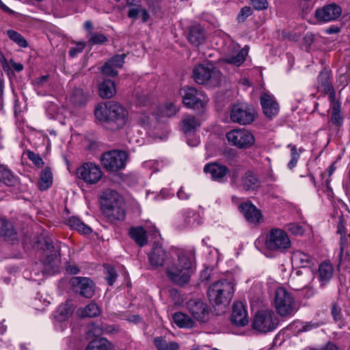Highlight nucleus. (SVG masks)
<instances>
[{
  "label": "nucleus",
  "instance_id": "f257e3e1",
  "mask_svg": "<svg viewBox=\"0 0 350 350\" xmlns=\"http://www.w3.org/2000/svg\"><path fill=\"white\" fill-rule=\"evenodd\" d=\"M148 259L151 266L154 268L164 266L166 275L171 282L178 286H184L189 282L196 256L192 250L177 249L173 252L170 259L163 248L157 245L152 248Z\"/></svg>",
  "mask_w": 350,
  "mask_h": 350
},
{
  "label": "nucleus",
  "instance_id": "f03ea898",
  "mask_svg": "<svg viewBox=\"0 0 350 350\" xmlns=\"http://www.w3.org/2000/svg\"><path fill=\"white\" fill-rule=\"evenodd\" d=\"M103 215L111 221H122L125 217L123 198L114 190H107L100 197Z\"/></svg>",
  "mask_w": 350,
  "mask_h": 350
},
{
  "label": "nucleus",
  "instance_id": "7ed1b4c3",
  "mask_svg": "<svg viewBox=\"0 0 350 350\" xmlns=\"http://www.w3.org/2000/svg\"><path fill=\"white\" fill-rule=\"evenodd\" d=\"M291 241L287 233L280 228H272L265 238L259 237L255 241V246L261 250L263 247L272 252H284L291 247Z\"/></svg>",
  "mask_w": 350,
  "mask_h": 350
},
{
  "label": "nucleus",
  "instance_id": "20e7f679",
  "mask_svg": "<svg viewBox=\"0 0 350 350\" xmlns=\"http://www.w3.org/2000/svg\"><path fill=\"white\" fill-rule=\"evenodd\" d=\"M193 77L196 83L212 87L219 85L222 79L220 70L211 63L195 66Z\"/></svg>",
  "mask_w": 350,
  "mask_h": 350
},
{
  "label": "nucleus",
  "instance_id": "39448f33",
  "mask_svg": "<svg viewBox=\"0 0 350 350\" xmlns=\"http://www.w3.org/2000/svg\"><path fill=\"white\" fill-rule=\"evenodd\" d=\"M234 293V284L226 280H219L210 286L207 295L211 302L216 305L228 304Z\"/></svg>",
  "mask_w": 350,
  "mask_h": 350
},
{
  "label": "nucleus",
  "instance_id": "423d86ee",
  "mask_svg": "<svg viewBox=\"0 0 350 350\" xmlns=\"http://www.w3.org/2000/svg\"><path fill=\"white\" fill-rule=\"evenodd\" d=\"M279 324V319L271 310L258 311L252 320V327L255 331L266 334L275 330Z\"/></svg>",
  "mask_w": 350,
  "mask_h": 350
},
{
  "label": "nucleus",
  "instance_id": "0eeeda50",
  "mask_svg": "<svg viewBox=\"0 0 350 350\" xmlns=\"http://www.w3.org/2000/svg\"><path fill=\"white\" fill-rule=\"evenodd\" d=\"M274 305L277 312L282 317L291 316L297 310L294 297L283 287L276 288Z\"/></svg>",
  "mask_w": 350,
  "mask_h": 350
},
{
  "label": "nucleus",
  "instance_id": "6e6552de",
  "mask_svg": "<svg viewBox=\"0 0 350 350\" xmlns=\"http://www.w3.org/2000/svg\"><path fill=\"white\" fill-rule=\"evenodd\" d=\"M314 279V273L310 268L301 267L291 275L289 284L295 291L309 288L308 297H311L314 294V291L310 286Z\"/></svg>",
  "mask_w": 350,
  "mask_h": 350
},
{
  "label": "nucleus",
  "instance_id": "1a4fd4ad",
  "mask_svg": "<svg viewBox=\"0 0 350 350\" xmlns=\"http://www.w3.org/2000/svg\"><path fill=\"white\" fill-rule=\"evenodd\" d=\"M109 117L105 127L115 131L122 129L129 122V112L122 105L115 102H109Z\"/></svg>",
  "mask_w": 350,
  "mask_h": 350
},
{
  "label": "nucleus",
  "instance_id": "9d476101",
  "mask_svg": "<svg viewBox=\"0 0 350 350\" xmlns=\"http://www.w3.org/2000/svg\"><path fill=\"white\" fill-rule=\"evenodd\" d=\"M127 157L124 151L111 150L102 154L100 161L107 170L117 172L124 168Z\"/></svg>",
  "mask_w": 350,
  "mask_h": 350
},
{
  "label": "nucleus",
  "instance_id": "9b49d317",
  "mask_svg": "<svg viewBox=\"0 0 350 350\" xmlns=\"http://www.w3.org/2000/svg\"><path fill=\"white\" fill-rule=\"evenodd\" d=\"M228 143L239 149L250 148L255 142L252 133L245 129L232 130L226 133Z\"/></svg>",
  "mask_w": 350,
  "mask_h": 350
},
{
  "label": "nucleus",
  "instance_id": "f8f14e48",
  "mask_svg": "<svg viewBox=\"0 0 350 350\" xmlns=\"http://www.w3.org/2000/svg\"><path fill=\"white\" fill-rule=\"evenodd\" d=\"M255 110L244 103H238L232 107L230 118L235 123L246 125L252 123L255 119Z\"/></svg>",
  "mask_w": 350,
  "mask_h": 350
},
{
  "label": "nucleus",
  "instance_id": "ddd939ff",
  "mask_svg": "<svg viewBox=\"0 0 350 350\" xmlns=\"http://www.w3.org/2000/svg\"><path fill=\"white\" fill-rule=\"evenodd\" d=\"M77 176L87 184L93 185L101 179L103 172L98 165L87 162L77 169Z\"/></svg>",
  "mask_w": 350,
  "mask_h": 350
},
{
  "label": "nucleus",
  "instance_id": "4468645a",
  "mask_svg": "<svg viewBox=\"0 0 350 350\" xmlns=\"http://www.w3.org/2000/svg\"><path fill=\"white\" fill-rule=\"evenodd\" d=\"M183 91V102L189 107L196 109H203L208 102L207 96L194 88H185Z\"/></svg>",
  "mask_w": 350,
  "mask_h": 350
},
{
  "label": "nucleus",
  "instance_id": "2eb2a0df",
  "mask_svg": "<svg viewBox=\"0 0 350 350\" xmlns=\"http://www.w3.org/2000/svg\"><path fill=\"white\" fill-rule=\"evenodd\" d=\"M188 312L197 321L205 322L209 314L207 304L202 299L193 298L186 303Z\"/></svg>",
  "mask_w": 350,
  "mask_h": 350
},
{
  "label": "nucleus",
  "instance_id": "dca6fc26",
  "mask_svg": "<svg viewBox=\"0 0 350 350\" xmlns=\"http://www.w3.org/2000/svg\"><path fill=\"white\" fill-rule=\"evenodd\" d=\"M73 291L86 298H91L94 294V285L88 278L73 277L70 280Z\"/></svg>",
  "mask_w": 350,
  "mask_h": 350
},
{
  "label": "nucleus",
  "instance_id": "f3484780",
  "mask_svg": "<svg viewBox=\"0 0 350 350\" xmlns=\"http://www.w3.org/2000/svg\"><path fill=\"white\" fill-rule=\"evenodd\" d=\"M342 10L336 3H330L318 8L315 11V17L321 23H328L336 20L341 14Z\"/></svg>",
  "mask_w": 350,
  "mask_h": 350
},
{
  "label": "nucleus",
  "instance_id": "a211bd4d",
  "mask_svg": "<svg viewBox=\"0 0 350 350\" xmlns=\"http://www.w3.org/2000/svg\"><path fill=\"white\" fill-rule=\"evenodd\" d=\"M126 54H118L109 59H108L105 64L100 67L101 72L107 76L116 77L118 75V68H121L124 64V59Z\"/></svg>",
  "mask_w": 350,
  "mask_h": 350
},
{
  "label": "nucleus",
  "instance_id": "6ab92c4d",
  "mask_svg": "<svg viewBox=\"0 0 350 350\" xmlns=\"http://www.w3.org/2000/svg\"><path fill=\"white\" fill-rule=\"evenodd\" d=\"M239 209L247 221L252 224H258L262 221V215L260 211L252 203H242L239 206Z\"/></svg>",
  "mask_w": 350,
  "mask_h": 350
},
{
  "label": "nucleus",
  "instance_id": "aec40b11",
  "mask_svg": "<svg viewBox=\"0 0 350 350\" xmlns=\"http://www.w3.org/2000/svg\"><path fill=\"white\" fill-rule=\"evenodd\" d=\"M230 319L237 326H244L247 323V312L241 302L239 301L233 304Z\"/></svg>",
  "mask_w": 350,
  "mask_h": 350
},
{
  "label": "nucleus",
  "instance_id": "412c9836",
  "mask_svg": "<svg viewBox=\"0 0 350 350\" xmlns=\"http://www.w3.org/2000/svg\"><path fill=\"white\" fill-rule=\"evenodd\" d=\"M260 103L266 116L271 118L278 114L279 105L275 102L273 96L268 94H263L260 96Z\"/></svg>",
  "mask_w": 350,
  "mask_h": 350
},
{
  "label": "nucleus",
  "instance_id": "4be33fe9",
  "mask_svg": "<svg viewBox=\"0 0 350 350\" xmlns=\"http://www.w3.org/2000/svg\"><path fill=\"white\" fill-rule=\"evenodd\" d=\"M204 171L206 173H209L213 180L219 182L223 181L229 172L226 165L217 163H212L206 165Z\"/></svg>",
  "mask_w": 350,
  "mask_h": 350
},
{
  "label": "nucleus",
  "instance_id": "5701e85b",
  "mask_svg": "<svg viewBox=\"0 0 350 350\" xmlns=\"http://www.w3.org/2000/svg\"><path fill=\"white\" fill-rule=\"evenodd\" d=\"M318 88L329 94V99L332 100L334 98V91L331 83L330 73L328 70H322L318 77Z\"/></svg>",
  "mask_w": 350,
  "mask_h": 350
},
{
  "label": "nucleus",
  "instance_id": "b1692460",
  "mask_svg": "<svg viewBox=\"0 0 350 350\" xmlns=\"http://www.w3.org/2000/svg\"><path fill=\"white\" fill-rule=\"evenodd\" d=\"M247 53V50L245 48L230 53H229L222 59L221 63L239 66L245 62Z\"/></svg>",
  "mask_w": 350,
  "mask_h": 350
},
{
  "label": "nucleus",
  "instance_id": "393cba45",
  "mask_svg": "<svg viewBox=\"0 0 350 350\" xmlns=\"http://www.w3.org/2000/svg\"><path fill=\"white\" fill-rule=\"evenodd\" d=\"M334 275V267L329 262H323L319 266L317 278L321 286H325L332 279Z\"/></svg>",
  "mask_w": 350,
  "mask_h": 350
},
{
  "label": "nucleus",
  "instance_id": "a878e982",
  "mask_svg": "<svg viewBox=\"0 0 350 350\" xmlns=\"http://www.w3.org/2000/svg\"><path fill=\"white\" fill-rule=\"evenodd\" d=\"M75 306L70 301L62 304L54 312V318L59 322L67 321L72 314Z\"/></svg>",
  "mask_w": 350,
  "mask_h": 350
},
{
  "label": "nucleus",
  "instance_id": "bb28decb",
  "mask_svg": "<svg viewBox=\"0 0 350 350\" xmlns=\"http://www.w3.org/2000/svg\"><path fill=\"white\" fill-rule=\"evenodd\" d=\"M187 38L192 44L199 46L206 40L204 30L200 25H193L189 29Z\"/></svg>",
  "mask_w": 350,
  "mask_h": 350
},
{
  "label": "nucleus",
  "instance_id": "cd10ccee",
  "mask_svg": "<svg viewBox=\"0 0 350 350\" xmlns=\"http://www.w3.org/2000/svg\"><path fill=\"white\" fill-rule=\"evenodd\" d=\"M174 323L180 328L191 329L196 327V320L181 312H175L172 316Z\"/></svg>",
  "mask_w": 350,
  "mask_h": 350
},
{
  "label": "nucleus",
  "instance_id": "c85d7f7f",
  "mask_svg": "<svg viewBox=\"0 0 350 350\" xmlns=\"http://www.w3.org/2000/svg\"><path fill=\"white\" fill-rule=\"evenodd\" d=\"M338 257L340 265L350 260V235L340 237Z\"/></svg>",
  "mask_w": 350,
  "mask_h": 350
},
{
  "label": "nucleus",
  "instance_id": "c756f323",
  "mask_svg": "<svg viewBox=\"0 0 350 350\" xmlns=\"http://www.w3.org/2000/svg\"><path fill=\"white\" fill-rule=\"evenodd\" d=\"M98 94L103 98H112L116 94L114 82L110 79H105L99 83Z\"/></svg>",
  "mask_w": 350,
  "mask_h": 350
},
{
  "label": "nucleus",
  "instance_id": "7c9ffc66",
  "mask_svg": "<svg viewBox=\"0 0 350 350\" xmlns=\"http://www.w3.org/2000/svg\"><path fill=\"white\" fill-rule=\"evenodd\" d=\"M11 244L18 241V235L13 228V225L6 220L1 219V236Z\"/></svg>",
  "mask_w": 350,
  "mask_h": 350
},
{
  "label": "nucleus",
  "instance_id": "2f4dec72",
  "mask_svg": "<svg viewBox=\"0 0 350 350\" xmlns=\"http://www.w3.org/2000/svg\"><path fill=\"white\" fill-rule=\"evenodd\" d=\"M258 177L252 172H247L241 178V186L245 190H255L260 187Z\"/></svg>",
  "mask_w": 350,
  "mask_h": 350
},
{
  "label": "nucleus",
  "instance_id": "473e14b6",
  "mask_svg": "<svg viewBox=\"0 0 350 350\" xmlns=\"http://www.w3.org/2000/svg\"><path fill=\"white\" fill-rule=\"evenodd\" d=\"M89 98L90 95L88 92H85L80 88H77L72 90L70 96V100L74 105L81 107L87 103Z\"/></svg>",
  "mask_w": 350,
  "mask_h": 350
},
{
  "label": "nucleus",
  "instance_id": "72a5a7b5",
  "mask_svg": "<svg viewBox=\"0 0 350 350\" xmlns=\"http://www.w3.org/2000/svg\"><path fill=\"white\" fill-rule=\"evenodd\" d=\"M1 183H3L4 185L9 187V191L10 192L18 185V178L12 174L10 170L2 165Z\"/></svg>",
  "mask_w": 350,
  "mask_h": 350
},
{
  "label": "nucleus",
  "instance_id": "f704fd0d",
  "mask_svg": "<svg viewBox=\"0 0 350 350\" xmlns=\"http://www.w3.org/2000/svg\"><path fill=\"white\" fill-rule=\"evenodd\" d=\"M129 234L139 246L147 244L146 231L142 226L131 228Z\"/></svg>",
  "mask_w": 350,
  "mask_h": 350
},
{
  "label": "nucleus",
  "instance_id": "c9c22d12",
  "mask_svg": "<svg viewBox=\"0 0 350 350\" xmlns=\"http://www.w3.org/2000/svg\"><path fill=\"white\" fill-rule=\"evenodd\" d=\"M67 224L72 229L81 234H89L92 232V228L84 224L79 217H71L67 220Z\"/></svg>",
  "mask_w": 350,
  "mask_h": 350
},
{
  "label": "nucleus",
  "instance_id": "e433bc0d",
  "mask_svg": "<svg viewBox=\"0 0 350 350\" xmlns=\"http://www.w3.org/2000/svg\"><path fill=\"white\" fill-rule=\"evenodd\" d=\"M181 122L182 129L186 134L193 132L200 125L199 120L192 115L184 116Z\"/></svg>",
  "mask_w": 350,
  "mask_h": 350
},
{
  "label": "nucleus",
  "instance_id": "4c0bfd02",
  "mask_svg": "<svg viewBox=\"0 0 350 350\" xmlns=\"http://www.w3.org/2000/svg\"><path fill=\"white\" fill-rule=\"evenodd\" d=\"M53 183V174L49 167H46L40 174V178L38 181V187L41 191L48 189Z\"/></svg>",
  "mask_w": 350,
  "mask_h": 350
},
{
  "label": "nucleus",
  "instance_id": "58836bf2",
  "mask_svg": "<svg viewBox=\"0 0 350 350\" xmlns=\"http://www.w3.org/2000/svg\"><path fill=\"white\" fill-rule=\"evenodd\" d=\"M90 340L85 350H110L112 348L111 344L105 338H96Z\"/></svg>",
  "mask_w": 350,
  "mask_h": 350
},
{
  "label": "nucleus",
  "instance_id": "ea45409f",
  "mask_svg": "<svg viewBox=\"0 0 350 350\" xmlns=\"http://www.w3.org/2000/svg\"><path fill=\"white\" fill-rule=\"evenodd\" d=\"M77 312L82 317H95L100 315L101 310L96 304L92 302L83 308H79Z\"/></svg>",
  "mask_w": 350,
  "mask_h": 350
},
{
  "label": "nucleus",
  "instance_id": "a19ab883",
  "mask_svg": "<svg viewBox=\"0 0 350 350\" xmlns=\"http://www.w3.org/2000/svg\"><path fill=\"white\" fill-rule=\"evenodd\" d=\"M153 343L157 350H178L180 347L176 342H167L161 336L154 338Z\"/></svg>",
  "mask_w": 350,
  "mask_h": 350
},
{
  "label": "nucleus",
  "instance_id": "79ce46f5",
  "mask_svg": "<svg viewBox=\"0 0 350 350\" xmlns=\"http://www.w3.org/2000/svg\"><path fill=\"white\" fill-rule=\"evenodd\" d=\"M109 103L106 104H98L94 109V116L96 118L105 125L108 124V118L109 117Z\"/></svg>",
  "mask_w": 350,
  "mask_h": 350
},
{
  "label": "nucleus",
  "instance_id": "37998d69",
  "mask_svg": "<svg viewBox=\"0 0 350 350\" xmlns=\"http://www.w3.org/2000/svg\"><path fill=\"white\" fill-rule=\"evenodd\" d=\"M183 217L185 226L196 227L201 224L200 215L193 211H185Z\"/></svg>",
  "mask_w": 350,
  "mask_h": 350
},
{
  "label": "nucleus",
  "instance_id": "c03bdc74",
  "mask_svg": "<svg viewBox=\"0 0 350 350\" xmlns=\"http://www.w3.org/2000/svg\"><path fill=\"white\" fill-rule=\"evenodd\" d=\"M329 100L332 103L331 120L332 123L339 126L342 122V118L340 115V104L339 102L334 100V98Z\"/></svg>",
  "mask_w": 350,
  "mask_h": 350
},
{
  "label": "nucleus",
  "instance_id": "a18cd8bd",
  "mask_svg": "<svg viewBox=\"0 0 350 350\" xmlns=\"http://www.w3.org/2000/svg\"><path fill=\"white\" fill-rule=\"evenodd\" d=\"M292 259L296 263H299L302 267H308L307 265L310 262V256L299 250L295 251L293 253Z\"/></svg>",
  "mask_w": 350,
  "mask_h": 350
},
{
  "label": "nucleus",
  "instance_id": "49530a36",
  "mask_svg": "<svg viewBox=\"0 0 350 350\" xmlns=\"http://www.w3.org/2000/svg\"><path fill=\"white\" fill-rule=\"evenodd\" d=\"M7 35L12 41L17 44L20 47H27V41L21 34H20L17 31L12 29L8 30Z\"/></svg>",
  "mask_w": 350,
  "mask_h": 350
},
{
  "label": "nucleus",
  "instance_id": "de8ad7c7",
  "mask_svg": "<svg viewBox=\"0 0 350 350\" xmlns=\"http://www.w3.org/2000/svg\"><path fill=\"white\" fill-rule=\"evenodd\" d=\"M130 18H141L143 22H146L149 18V14L147 10L142 8H133L129 12Z\"/></svg>",
  "mask_w": 350,
  "mask_h": 350
},
{
  "label": "nucleus",
  "instance_id": "09e8293b",
  "mask_svg": "<svg viewBox=\"0 0 350 350\" xmlns=\"http://www.w3.org/2000/svg\"><path fill=\"white\" fill-rule=\"evenodd\" d=\"M251 296V301L256 302L260 301L263 295L262 284L260 282L256 283L249 292Z\"/></svg>",
  "mask_w": 350,
  "mask_h": 350
},
{
  "label": "nucleus",
  "instance_id": "8fccbe9b",
  "mask_svg": "<svg viewBox=\"0 0 350 350\" xmlns=\"http://www.w3.org/2000/svg\"><path fill=\"white\" fill-rule=\"evenodd\" d=\"M104 333L103 327L99 325L92 324L88 327L87 338L88 340L95 339Z\"/></svg>",
  "mask_w": 350,
  "mask_h": 350
},
{
  "label": "nucleus",
  "instance_id": "3c124183",
  "mask_svg": "<svg viewBox=\"0 0 350 350\" xmlns=\"http://www.w3.org/2000/svg\"><path fill=\"white\" fill-rule=\"evenodd\" d=\"M107 41V37L102 33H91L88 40L90 45L101 44Z\"/></svg>",
  "mask_w": 350,
  "mask_h": 350
},
{
  "label": "nucleus",
  "instance_id": "603ef678",
  "mask_svg": "<svg viewBox=\"0 0 350 350\" xmlns=\"http://www.w3.org/2000/svg\"><path fill=\"white\" fill-rule=\"evenodd\" d=\"M179 110V107L173 103H167L164 106L162 113L168 117L174 116Z\"/></svg>",
  "mask_w": 350,
  "mask_h": 350
},
{
  "label": "nucleus",
  "instance_id": "864d4df0",
  "mask_svg": "<svg viewBox=\"0 0 350 350\" xmlns=\"http://www.w3.org/2000/svg\"><path fill=\"white\" fill-rule=\"evenodd\" d=\"M27 157L36 167L39 168L42 167L44 165V162L41 157L33 151L29 150L27 152Z\"/></svg>",
  "mask_w": 350,
  "mask_h": 350
},
{
  "label": "nucleus",
  "instance_id": "5fc2aeb1",
  "mask_svg": "<svg viewBox=\"0 0 350 350\" xmlns=\"http://www.w3.org/2000/svg\"><path fill=\"white\" fill-rule=\"evenodd\" d=\"M106 280L109 285H113L117 278V273L115 269L109 265L106 267Z\"/></svg>",
  "mask_w": 350,
  "mask_h": 350
},
{
  "label": "nucleus",
  "instance_id": "6e6d98bb",
  "mask_svg": "<svg viewBox=\"0 0 350 350\" xmlns=\"http://www.w3.org/2000/svg\"><path fill=\"white\" fill-rule=\"evenodd\" d=\"M10 66H11L16 72H21L23 70V64L16 63L12 59L10 60L9 62H6L5 64H3V68L4 71H8L10 70Z\"/></svg>",
  "mask_w": 350,
  "mask_h": 350
},
{
  "label": "nucleus",
  "instance_id": "4d7b16f0",
  "mask_svg": "<svg viewBox=\"0 0 350 350\" xmlns=\"http://www.w3.org/2000/svg\"><path fill=\"white\" fill-rule=\"evenodd\" d=\"M250 4L256 10H265L268 6V2L267 0H250Z\"/></svg>",
  "mask_w": 350,
  "mask_h": 350
},
{
  "label": "nucleus",
  "instance_id": "13d9d810",
  "mask_svg": "<svg viewBox=\"0 0 350 350\" xmlns=\"http://www.w3.org/2000/svg\"><path fill=\"white\" fill-rule=\"evenodd\" d=\"M85 46L84 42H79L75 46H72L69 50V55L72 57H75L79 53H81Z\"/></svg>",
  "mask_w": 350,
  "mask_h": 350
},
{
  "label": "nucleus",
  "instance_id": "bf43d9fd",
  "mask_svg": "<svg viewBox=\"0 0 350 350\" xmlns=\"http://www.w3.org/2000/svg\"><path fill=\"white\" fill-rule=\"evenodd\" d=\"M252 11L250 7L245 6L241 9V12H239L237 16V20L239 21V22H243L248 16L252 15Z\"/></svg>",
  "mask_w": 350,
  "mask_h": 350
},
{
  "label": "nucleus",
  "instance_id": "052dcab7",
  "mask_svg": "<svg viewBox=\"0 0 350 350\" xmlns=\"http://www.w3.org/2000/svg\"><path fill=\"white\" fill-rule=\"evenodd\" d=\"M332 314L335 321H340L342 319L341 308L336 304L332 306Z\"/></svg>",
  "mask_w": 350,
  "mask_h": 350
},
{
  "label": "nucleus",
  "instance_id": "680f3d73",
  "mask_svg": "<svg viewBox=\"0 0 350 350\" xmlns=\"http://www.w3.org/2000/svg\"><path fill=\"white\" fill-rule=\"evenodd\" d=\"M289 230L294 234H302L304 232L303 227L297 224L291 225Z\"/></svg>",
  "mask_w": 350,
  "mask_h": 350
},
{
  "label": "nucleus",
  "instance_id": "e2e57ef3",
  "mask_svg": "<svg viewBox=\"0 0 350 350\" xmlns=\"http://www.w3.org/2000/svg\"><path fill=\"white\" fill-rule=\"evenodd\" d=\"M339 81L340 85H347L350 82V73L347 71L345 73L341 74L339 77Z\"/></svg>",
  "mask_w": 350,
  "mask_h": 350
},
{
  "label": "nucleus",
  "instance_id": "0e129e2a",
  "mask_svg": "<svg viewBox=\"0 0 350 350\" xmlns=\"http://www.w3.org/2000/svg\"><path fill=\"white\" fill-rule=\"evenodd\" d=\"M145 165L148 167L154 169V171H159L160 170V163L158 161H149L145 162Z\"/></svg>",
  "mask_w": 350,
  "mask_h": 350
},
{
  "label": "nucleus",
  "instance_id": "69168bd1",
  "mask_svg": "<svg viewBox=\"0 0 350 350\" xmlns=\"http://www.w3.org/2000/svg\"><path fill=\"white\" fill-rule=\"evenodd\" d=\"M125 319L129 322L134 323L135 324L142 321V318L137 314H129L125 318Z\"/></svg>",
  "mask_w": 350,
  "mask_h": 350
},
{
  "label": "nucleus",
  "instance_id": "338daca9",
  "mask_svg": "<svg viewBox=\"0 0 350 350\" xmlns=\"http://www.w3.org/2000/svg\"><path fill=\"white\" fill-rule=\"evenodd\" d=\"M49 76L48 75H44L40 77H38L35 79V84L38 85V87L42 86L44 83H46L48 80Z\"/></svg>",
  "mask_w": 350,
  "mask_h": 350
},
{
  "label": "nucleus",
  "instance_id": "774afa93",
  "mask_svg": "<svg viewBox=\"0 0 350 350\" xmlns=\"http://www.w3.org/2000/svg\"><path fill=\"white\" fill-rule=\"evenodd\" d=\"M177 196L180 200H187L189 197V193H187L183 187H181L177 192Z\"/></svg>",
  "mask_w": 350,
  "mask_h": 350
}]
</instances>
